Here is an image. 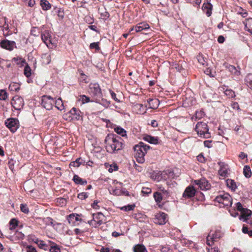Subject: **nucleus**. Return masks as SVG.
<instances>
[{
    "label": "nucleus",
    "mask_w": 252,
    "mask_h": 252,
    "mask_svg": "<svg viewBox=\"0 0 252 252\" xmlns=\"http://www.w3.org/2000/svg\"><path fill=\"white\" fill-rule=\"evenodd\" d=\"M105 142L106 150L110 153H116L123 148L121 139L116 135H108L105 138Z\"/></svg>",
    "instance_id": "1"
},
{
    "label": "nucleus",
    "mask_w": 252,
    "mask_h": 252,
    "mask_svg": "<svg viewBox=\"0 0 252 252\" xmlns=\"http://www.w3.org/2000/svg\"><path fill=\"white\" fill-rule=\"evenodd\" d=\"M150 148L149 146L142 142H140L138 144L134 146L133 147L134 157L138 163H144L145 161L144 156Z\"/></svg>",
    "instance_id": "2"
},
{
    "label": "nucleus",
    "mask_w": 252,
    "mask_h": 252,
    "mask_svg": "<svg viewBox=\"0 0 252 252\" xmlns=\"http://www.w3.org/2000/svg\"><path fill=\"white\" fill-rule=\"evenodd\" d=\"M215 201L220 204V207L230 206L232 199L227 193H222L215 198Z\"/></svg>",
    "instance_id": "3"
},
{
    "label": "nucleus",
    "mask_w": 252,
    "mask_h": 252,
    "mask_svg": "<svg viewBox=\"0 0 252 252\" xmlns=\"http://www.w3.org/2000/svg\"><path fill=\"white\" fill-rule=\"evenodd\" d=\"M195 130L201 137L208 138L210 137L208 126L205 123L198 122L196 126Z\"/></svg>",
    "instance_id": "4"
},
{
    "label": "nucleus",
    "mask_w": 252,
    "mask_h": 252,
    "mask_svg": "<svg viewBox=\"0 0 252 252\" xmlns=\"http://www.w3.org/2000/svg\"><path fill=\"white\" fill-rule=\"evenodd\" d=\"M42 41L50 48H53L55 46V43L52 40L50 32L49 31H45L41 34Z\"/></svg>",
    "instance_id": "5"
},
{
    "label": "nucleus",
    "mask_w": 252,
    "mask_h": 252,
    "mask_svg": "<svg viewBox=\"0 0 252 252\" xmlns=\"http://www.w3.org/2000/svg\"><path fill=\"white\" fill-rule=\"evenodd\" d=\"M93 219L88 221L90 225L96 227L102 223L104 216L101 213L94 214Z\"/></svg>",
    "instance_id": "6"
},
{
    "label": "nucleus",
    "mask_w": 252,
    "mask_h": 252,
    "mask_svg": "<svg viewBox=\"0 0 252 252\" xmlns=\"http://www.w3.org/2000/svg\"><path fill=\"white\" fill-rule=\"evenodd\" d=\"M222 234L219 230L216 231L214 233H210L206 238V243L209 246H212L214 242L217 241L222 236Z\"/></svg>",
    "instance_id": "7"
},
{
    "label": "nucleus",
    "mask_w": 252,
    "mask_h": 252,
    "mask_svg": "<svg viewBox=\"0 0 252 252\" xmlns=\"http://www.w3.org/2000/svg\"><path fill=\"white\" fill-rule=\"evenodd\" d=\"M5 125L12 132H14L19 127V123L17 119L9 118L5 121Z\"/></svg>",
    "instance_id": "8"
},
{
    "label": "nucleus",
    "mask_w": 252,
    "mask_h": 252,
    "mask_svg": "<svg viewBox=\"0 0 252 252\" xmlns=\"http://www.w3.org/2000/svg\"><path fill=\"white\" fill-rule=\"evenodd\" d=\"M11 104L15 110H20L24 105V100L20 96L15 95L11 99Z\"/></svg>",
    "instance_id": "9"
},
{
    "label": "nucleus",
    "mask_w": 252,
    "mask_h": 252,
    "mask_svg": "<svg viewBox=\"0 0 252 252\" xmlns=\"http://www.w3.org/2000/svg\"><path fill=\"white\" fill-rule=\"evenodd\" d=\"M89 92L94 97H96V101L97 102V98H100L102 96V93L99 86L97 84H92L90 85Z\"/></svg>",
    "instance_id": "10"
},
{
    "label": "nucleus",
    "mask_w": 252,
    "mask_h": 252,
    "mask_svg": "<svg viewBox=\"0 0 252 252\" xmlns=\"http://www.w3.org/2000/svg\"><path fill=\"white\" fill-rule=\"evenodd\" d=\"M54 102V100L51 96L47 95L42 96L41 104L47 110L52 109Z\"/></svg>",
    "instance_id": "11"
},
{
    "label": "nucleus",
    "mask_w": 252,
    "mask_h": 252,
    "mask_svg": "<svg viewBox=\"0 0 252 252\" xmlns=\"http://www.w3.org/2000/svg\"><path fill=\"white\" fill-rule=\"evenodd\" d=\"M193 185L198 186V188L202 190H206L210 188V184L204 178L194 181Z\"/></svg>",
    "instance_id": "12"
},
{
    "label": "nucleus",
    "mask_w": 252,
    "mask_h": 252,
    "mask_svg": "<svg viewBox=\"0 0 252 252\" xmlns=\"http://www.w3.org/2000/svg\"><path fill=\"white\" fill-rule=\"evenodd\" d=\"M0 46L5 49L11 51L16 47V43L13 41L7 39L2 40L0 41Z\"/></svg>",
    "instance_id": "13"
},
{
    "label": "nucleus",
    "mask_w": 252,
    "mask_h": 252,
    "mask_svg": "<svg viewBox=\"0 0 252 252\" xmlns=\"http://www.w3.org/2000/svg\"><path fill=\"white\" fill-rule=\"evenodd\" d=\"M167 221V215L163 212L157 213L155 216V222L159 225L164 224Z\"/></svg>",
    "instance_id": "14"
},
{
    "label": "nucleus",
    "mask_w": 252,
    "mask_h": 252,
    "mask_svg": "<svg viewBox=\"0 0 252 252\" xmlns=\"http://www.w3.org/2000/svg\"><path fill=\"white\" fill-rule=\"evenodd\" d=\"M66 115H68L70 121H77L82 118L80 115V111L75 108H72Z\"/></svg>",
    "instance_id": "15"
},
{
    "label": "nucleus",
    "mask_w": 252,
    "mask_h": 252,
    "mask_svg": "<svg viewBox=\"0 0 252 252\" xmlns=\"http://www.w3.org/2000/svg\"><path fill=\"white\" fill-rule=\"evenodd\" d=\"M150 28L149 25L146 22H141L137 24L135 26L132 28L129 32L134 30L136 32H140L143 30H148Z\"/></svg>",
    "instance_id": "16"
},
{
    "label": "nucleus",
    "mask_w": 252,
    "mask_h": 252,
    "mask_svg": "<svg viewBox=\"0 0 252 252\" xmlns=\"http://www.w3.org/2000/svg\"><path fill=\"white\" fill-rule=\"evenodd\" d=\"M196 190L194 187L189 186L186 189L183 194V196L185 198H189L194 196Z\"/></svg>",
    "instance_id": "17"
},
{
    "label": "nucleus",
    "mask_w": 252,
    "mask_h": 252,
    "mask_svg": "<svg viewBox=\"0 0 252 252\" xmlns=\"http://www.w3.org/2000/svg\"><path fill=\"white\" fill-rule=\"evenodd\" d=\"M68 221L71 225H75L78 224V221H81L79 215L76 214H71L68 216Z\"/></svg>",
    "instance_id": "18"
},
{
    "label": "nucleus",
    "mask_w": 252,
    "mask_h": 252,
    "mask_svg": "<svg viewBox=\"0 0 252 252\" xmlns=\"http://www.w3.org/2000/svg\"><path fill=\"white\" fill-rule=\"evenodd\" d=\"M3 20L4 21V24L1 27L2 30L3 32V35L6 36L11 34L12 32L10 31L7 18L6 17H3Z\"/></svg>",
    "instance_id": "19"
},
{
    "label": "nucleus",
    "mask_w": 252,
    "mask_h": 252,
    "mask_svg": "<svg viewBox=\"0 0 252 252\" xmlns=\"http://www.w3.org/2000/svg\"><path fill=\"white\" fill-rule=\"evenodd\" d=\"M252 212L248 209L245 208L241 212V215L239 217L240 220H243L244 221L248 222L249 218L252 215Z\"/></svg>",
    "instance_id": "20"
},
{
    "label": "nucleus",
    "mask_w": 252,
    "mask_h": 252,
    "mask_svg": "<svg viewBox=\"0 0 252 252\" xmlns=\"http://www.w3.org/2000/svg\"><path fill=\"white\" fill-rule=\"evenodd\" d=\"M146 107H144L142 104L137 103L133 106V110L137 114H144L146 112Z\"/></svg>",
    "instance_id": "21"
},
{
    "label": "nucleus",
    "mask_w": 252,
    "mask_h": 252,
    "mask_svg": "<svg viewBox=\"0 0 252 252\" xmlns=\"http://www.w3.org/2000/svg\"><path fill=\"white\" fill-rule=\"evenodd\" d=\"M220 169L219 170V175L223 177H225L228 174V165L222 162L219 163Z\"/></svg>",
    "instance_id": "22"
},
{
    "label": "nucleus",
    "mask_w": 252,
    "mask_h": 252,
    "mask_svg": "<svg viewBox=\"0 0 252 252\" xmlns=\"http://www.w3.org/2000/svg\"><path fill=\"white\" fill-rule=\"evenodd\" d=\"M212 5L208 1L203 4L202 9L208 17L211 16L212 14Z\"/></svg>",
    "instance_id": "23"
},
{
    "label": "nucleus",
    "mask_w": 252,
    "mask_h": 252,
    "mask_svg": "<svg viewBox=\"0 0 252 252\" xmlns=\"http://www.w3.org/2000/svg\"><path fill=\"white\" fill-rule=\"evenodd\" d=\"M148 103V108L150 109H157L159 104V100L158 99H149L147 100Z\"/></svg>",
    "instance_id": "24"
},
{
    "label": "nucleus",
    "mask_w": 252,
    "mask_h": 252,
    "mask_svg": "<svg viewBox=\"0 0 252 252\" xmlns=\"http://www.w3.org/2000/svg\"><path fill=\"white\" fill-rule=\"evenodd\" d=\"M154 197L156 202L158 204H160L162 202L163 200H165L168 197H165L164 194H161L159 192H155L154 193Z\"/></svg>",
    "instance_id": "25"
},
{
    "label": "nucleus",
    "mask_w": 252,
    "mask_h": 252,
    "mask_svg": "<svg viewBox=\"0 0 252 252\" xmlns=\"http://www.w3.org/2000/svg\"><path fill=\"white\" fill-rule=\"evenodd\" d=\"M109 192L111 194L115 195H120L121 194H125L126 195H128V192L127 191H123L122 190L117 188L114 189L112 188L111 189H110Z\"/></svg>",
    "instance_id": "26"
},
{
    "label": "nucleus",
    "mask_w": 252,
    "mask_h": 252,
    "mask_svg": "<svg viewBox=\"0 0 252 252\" xmlns=\"http://www.w3.org/2000/svg\"><path fill=\"white\" fill-rule=\"evenodd\" d=\"M143 139L151 144H156L158 143V138L157 137H153L148 135L144 136Z\"/></svg>",
    "instance_id": "27"
},
{
    "label": "nucleus",
    "mask_w": 252,
    "mask_h": 252,
    "mask_svg": "<svg viewBox=\"0 0 252 252\" xmlns=\"http://www.w3.org/2000/svg\"><path fill=\"white\" fill-rule=\"evenodd\" d=\"M156 192H159L161 194H164L165 197H169L170 195V193L168 190H166L161 185L157 186V191Z\"/></svg>",
    "instance_id": "28"
},
{
    "label": "nucleus",
    "mask_w": 252,
    "mask_h": 252,
    "mask_svg": "<svg viewBox=\"0 0 252 252\" xmlns=\"http://www.w3.org/2000/svg\"><path fill=\"white\" fill-rule=\"evenodd\" d=\"M227 186L232 190L237 189V185L235 182L232 179H227L226 181Z\"/></svg>",
    "instance_id": "29"
},
{
    "label": "nucleus",
    "mask_w": 252,
    "mask_h": 252,
    "mask_svg": "<svg viewBox=\"0 0 252 252\" xmlns=\"http://www.w3.org/2000/svg\"><path fill=\"white\" fill-rule=\"evenodd\" d=\"M114 131L118 134L122 136H126V131L124 128L119 126H116L114 128Z\"/></svg>",
    "instance_id": "30"
},
{
    "label": "nucleus",
    "mask_w": 252,
    "mask_h": 252,
    "mask_svg": "<svg viewBox=\"0 0 252 252\" xmlns=\"http://www.w3.org/2000/svg\"><path fill=\"white\" fill-rule=\"evenodd\" d=\"M40 5L44 10H48L51 7V4L46 0H41Z\"/></svg>",
    "instance_id": "31"
},
{
    "label": "nucleus",
    "mask_w": 252,
    "mask_h": 252,
    "mask_svg": "<svg viewBox=\"0 0 252 252\" xmlns=\"http://www.w3.org/2000/svg\"><path fill=\"white\" fill-rule=\"evenodd\" d=\"M245 25L246 30L252 33V18L247 19Z\"/></svg>",
    "instance_id": "32"
},
{
    "label": "nucleus",
    "mask_w": 252,
    "mask_h": 252,
    "mask_svg": "<svg viewBox=\"0 0 252 252\" xmlns=\"http://www.w3.org/2000/svg\"><path fill=\"white\" fill-rule=\"evenodd\" d=\"M134 252H148L144 245L138 244L133 247Z\"/></svg>",
    "instance_id": "33"
},
{
    "label": "nucleus",
    "mask_w": 252,
    "mask_h": 252,
    "mask_svg": "<svg viewBox=\"0 0 252 252\" xmlns=\"http://www.w3.org/2000/svg\"><path fill=\"white\" fill-rule=\"evenodd\" d=\"M73 180L76 184L85 185L87 184L86 180H83L82 178L76 175L74 176Z\"/></svg>",
    "instance_id": "34"
},
{
    "label": "nucleus",
    "mask_w": 252,
    "mask_h": 252,
    "mask_svg": "<svg viewBox=\"0 0 252 252\" xmlns=\"http://www.w3.org/2000/svg\"><path fill=\"white\" fill-rule=\"evenodd\" d=\"M166 174V173L165 172H158L157 173H156L155 174H154L152 176V178L154 180L159 181L161 180L162 178H165V175Z\"/></svg>",
    "instance_id": "35"
},
{
    "label": "nucleus",
    "mask_w": 252,
    "mask_h": 252,
    "mask_svg": "<svg viewBox=\"0 0 252 252\" xmlns=\"http://www.w3.org/2000/svg\"><path fill=\"white\" fill-rule=\"evenodd\" d=\"M54 104L55 105V107L58 110L62 111L64 109V105L61 98H59L57 100H56L55 101Z\"/></svg>",
    "instance_id": "36"
},
{
    "label": "nucleus",
    "mask_w": 252,
    "mask_h": 252,
    "mask_svg": "<svg viewBox=\"0 0 252 252\" xmlns=\"http://www.w3.org/2000/svg\"><path fill=\"white\" fill-rule=\"evenodd\" d=\"M43 222L46 225H51L52 226H55L58 223L53 220L49 217L45 218L43 219L42 220Z\"/></svg>",
    "instance_id": "37"
},
{
    "label": "nucleus",
    "mask_w": 252,
    "mask_h": 252,
    "mask_svg": "<svg viewBox=\"0 0 252 252\" xmlns=\"http://www.w3.org/2000/svg\"><path fill=\"white\" fill-rule=\"evenodd\" d=\"M229 71L233 74L238 76L240 74V71L238 70L234 66L229 65L227 66Z\"/></svg>",
    "instance_id": "38"
},
{
    "label": "nucleus",
    "mask_w": 252,
    "mask_h": 252,
    "mask_svg": "<svg viewBox=\"0 0 252 252\" xmlns=\"http://www.w3.org/2000/svg\"><path fill=\"white\" fill-rule=\"evenodd\" d=\"M20 85L19 83L12 82L9 86L10 91H18L20 89Z\"/></svg>",
    "instance_id": "39"
},
{
    "label": "nucleus",
    "mask_w": 252,
    "mask_h": 252,
    "mask_svg": "<svg viewBox=\"0 0 252 252\" xmlns=\"http://www.w3.org/2000/svg\"><path fill=\"white\" fill-rule=\"evenodd\" d=\"M246 84L247 86L252 90V74H248L245 78Z\"/></svg>",
    "instance_id": "40"
},
{
    "label": "nucleus",
    "mask_w": 252,
    "mask_h": 252,
    "mask_svg": "<svg viewBox=\"0 0 252 252\" xmlns=\"http://www.w3.org/2000/svg\"><path fill=\"white\" fill-rule=\"evenodd\" d=\"M243 173L246 177L250 178L252 175L250 167L248 165L245 166L243 169Z\"/></svg>",
    "instance_id": "41"
},
{
    "label": "nucleus",
    "mask_w": 252,
    "mask_h": 252,
    "mask_svg": "<svg viewBox=\"0 0 252 252\" xmlns=\"http://www.w3.org/2000/svg\"><path fill=\"white\" fill-rule=\"evenodd\" d=\"M18 225V221L14 219L11 220L9 222V229L11 231L14 230Z\"/></svg>",
    "instance_id": "42"
},
{
    "label": "nucleus",
    "mask_w": 252,
    "mask_h": 252,
    "mask_svg": "<svg viewBox=\"0 0 252 252\" xmlns=\"http://www.w3.org/2000/svg\"><path fill=\"white\" fill-rule=\"evenodd\" d=\"M197 59L199 63L203 66H206L207 64V62L206 61L204 57L202 55H198L197 56Z\"/></svg>",
    "instance_id": "43"
},
{
    "label": "nucleus",
    "mask_w": 252,
    "mask_h": 252,
    "mask_svg": "<svg viewBox=\"0 0 252 252\" xmlns=\"http://www.w3.org/2000/svg\"><path fill=\"white\" fill-rule=\"evenodd\" d=\"M12 62L15 64L21 66L23 65V63H25L24 59L19 57L14 58L12 59Z\"/></svg>",
    "instance_id": "44"
},
{
    "label": "nucleus",
    "mask_w": 252,
    "mask_h": 252,
    "mask_svg": "<svg viewBox=\"0 0 252 252\" xmlns=\"http://www.w3.org/2000/svg\"><path fill=\"white\" fill-rule=\"evenodd\" d=\"M43 63L45 64H49L51 62V57L50 55L45 54L42 57Z\"/></svg>",
    "instance_id": "45"
},
{
    "label": "nucleus",
    "mask_w": 252,
    "mask_h": 252,
    "mask_svg": "<svg viewBox=\"0 0 252 252\" xmlns=\"http://www.w3.org/2000/svg\"><path fill=\"white\" fill-rule=\"evenodd\" d=\"M8 97V94L5 90H0V100H5Z\"/></svg>",
    "instance_id": "46"
},
{
    "label": "nucleus",
    "mask_w": 252,
    "mask_h": 252,
    "mask_svg": "<svg viewBox=\"0 0 252 252\" xmlns=\"http://www.w3.org/2000/svg\"><path fill=\"white\" fill-rule=\"evenodd\" d=\"M78 100L81 101L82 104L90 101V98L85 95H80Z\"/></svg>",
    "instance_id": "47"
},
{
    "label": "nucleus",
    "mask_w": 252,
    "mask_h": 252,
    "mask_svg": "<svg viewBox=\"0 0 252 252\" xmlns=\"http://www.w3.org/2000/svg\"><path fill=\"white\" fill-rule=\"evenodd\" d=\"M36 243L40 248L44 249V250H47L48 249V247L47 245L44 243V241L42 240H37Z\"/></svg>",
    "instance_id": "48"
},
{
    "label": "nucleus",
    "mask_w": 252,
    "mask_h": 252,
    "mask_svg": "<svg viewBox=\"0 0 252 252\" xmlns=\"http://www.w3.org/2000/svg\"><path fill=\"white\" fill-rule=\"evenodd\" d=\"M50 252H61L60 247L56 244L53 243L49 249Z\"/></svg>",
    "instance_id": "49"
},
{
    "label": "nucleus",
    "mask_w": 252,
    "mask_h": 252,
    "mask_svg": "<svg viewBox=\"0 0 252 252\" xmlns=\"http://www.w3.org/2000/svg\"><path fill=\"white\" fill-rule=\"evenodd\" d=\"M82 161L80 158L77 159L75 161H72L70 163V166L79 167Z\"/></svg>",
    "instance_id": "50"
},
{
    "label": "nucleus",
    "mask_w": 252,
    "mask_h": 252,
    "mask_svg": "<svg viewBox=\"0 0 252 252\" xmlns=\"http://www.w3.org/2000/svg\"><path fill=\"white\" fill-rule=\"evenodd\" d=\"M229 98H232L235 96V93L232 90L227 89L224 94Z\"/></svg>",
    "instance_id": "51"
},
{
    "label": "nucleus",
    "mask_w": 252,
    "mask_h": 252,
    "mask_svg": "<svg viewBox=\"0 0 252 252\" xmlns=\"http://www.w3.org/2000/svg\"><path fill=\"white\" fill-rule=\"evenodd\" d=\"M24 74L27 77H30L31 75V69L30 66L26 65L24 68Z\"/></svg>",
    "instance_id": "52"
},
{
    "label": "nucleus",
    "mask_w": 252,
    "mask_h": 252,
    "mask_svg": "<svg viewBox=\"0 0 252 252\" xmlns=\"http://www.w3.org/2000/svg\"><path fill=\"white\" fill-rule=\"evenodd\" d=\"M135 205H128L127 206H124L121 208L122 210H124L125 211H129L132 210L134 208Z\"/></svg>",
    "instance_id": "53"
},
{
    "label": "nucleus",
    "mask_w": 252,
    "mask_h": 252,
    "mask_svg": "<svg viewBox=\"0 0 252 252\" xmlns=\"http://www.w3.org/2000/svg\"><path fill=\"white\" fill-rule=\"evenodd\" d=\"M188 1L192 4H193L194 6H199L201 2V0H187Z\"/></svg>",
    "instance_id": "54"
},
{
    "label": "nucleus",
    "mask_w": 252,
    "mask_h": 252,
    "mask_svg": "<svg viewBox=\"0 0 252 252\" xmlns=\"http://www.w3.org/2000/svg\"><path fill=\"white\" fill-rule=\"evenodd\" d=\"M242 231L245 234H248L250 237H252V230H249L247 226L243 227Z\"/></svg>",
    "instance_id": "55"
},
{
    "label": "nucleus",
    "mask_w": 252,
    "mask_h": 252,
    "mask_svg": "<svg viewBox=\"0 0 252 252\" xmlns=\"http://www.w3.org/2000/svg\"><path fill=\"white\" fill-rule=\"evenodd\" d=\"M20 208L21 211L24 213L27 214L29 212V209L26 204H21Z\"/></svg>",
    "instance_id": "56"
},
{
    "label": "nucleus",
    "mask_w": 252,
    "mask_h": 252,
    "mask_svg": "<svg viewBox=\"0 0 252 252\" xmlns=\"http://www.w3.org/2000/svg\"><path fill=\"white\" fill-rule=\"evenodd\" d=\"M79 72L81 75V77L80 78V81L86 83L87 82V76L84 74L81 70H79Z\"/></svg>",
    "instance_id": "57"
},
{
    "label": "nucleus",
    "mask_w": 252,
    "mask_h": 252,
    "mask_svg": "<svg viewBox=\"0 0 252 252\" xmlns=\"http://www.w3.org/2000/svg\"><path fill=\"white\" fill-rule=\"evenodd\" d=\"M141 192L143 194L148 195L151 193L152 189L149 188H143Z\"/></svg>",
    "instance_id": "58"
},
{
    "label": "nucleus",
    "mask_w": 252,
    "mask_h": 252,
    "mask_svg": "<svg viewBox=\"0 0 252 252\" xmlns=\"http://www.w3.org/2000/svg\"><path fill=\"white\" fill-rule=\"evenodd\" d=\"M118 169V167L116 164H111L109 168L108 169V171L109 172L111 173L114 171H116Z\"/></svg>",
    "instance_id": "59"
},
{
    "label": "nucleus",
    "mask_w": 252,
    "mask_h": 252,
    "mask_svg": "<svg viewBox=\"0 0 252 252\" xmlns=\"http://www.w3.org/2000/svg\"><path fill=\"white\" fill-rule=\"evenodd\" d=\"M15 237L18 239H22L24 237V235L21 232L16 231L15 233Z\"/></svg>",
    "instance_id": "60"
},
{
    "label": "nucleus",
    "mask_w": 252,
    "mask_h": 252,
    "mask_svg": "<svg viewBox=\"0 0 252 252\" xmlns=\"http://www.w3.org/2000/svg\"><path fill=\"white\" fill-rule=\"evenodd\" d=\"M197 160L201 163H204L205 161V158L202 154H200L197 157Z\"/></svg>",
    "instance_id": "61"
},
{
    "label": "nucleus",
    "mask_w": 252,
    "mask_h": 252,
    "mask_svg": "<svg viewBox=\"0 0 252 252\" xmlns=\"http://www.w3.org/2000/svg\"><path fill=\"white\" fill-rule=\"evenodd\" d=\"M90 47L91 49H95L96 50H98L99 49V47L97 42H94L91 43L90 45Z\"/></svg>",
    "instance_id": "62"
},
{
    "label": "nucleus",
    "mask_w": 252,
    "mask_h": 252,
    "mask_svg": "<svg viewBox=\"0 0 252 252\" xmlns=\"http://www.w3.org/2000/svg\"><path fill=\"white\" fill-rule=\"evenodd\" d=\"M88 197V194L86 192H81L78 195V197L80 199H85Z\"/></svg>",
    "instance_id": "63"
},
{
    "label": "nucleus",
    "mask_w": 252,
    "mask_h": 252,
    "mask_svg": "<svg viewBox=\"0 0 252 252\" xmlns=\"http://www.w3.org/2000/svg\"><path fill=\"white\" fill-rule=\"evenodd\" d=\"M27 252H37L36 249L34 247H33L31 246H28L27 247Z\"/></svg>",
    "instance_id": "64"
}]
</instances>
